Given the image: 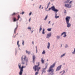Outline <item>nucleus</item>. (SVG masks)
Listing matches in <instances>:
<instances>
[{"mask_svg":"<svg viewBox=\"0 0 75 75\" xmlns=\"http://www.w3.org/2000/svg\"><path fill=\"white\" fill-rule=\"evenodd\" d=\"M55 66V63H53L52 65L50 66V67L49 68V70H48L47 71L48 72H52L49 75H54V69H52V68H54V67Z\"/></svg>","mask_w":75,"mask_h":75,"instance_id":"f257e3e1","label":"nucleus"},{"mask_svg":"<svg viewBox=\"0 0 75 75\" xmlns=\"http://www.w3.org/2000/svg\"><path fill=\"white\" fill-rule=\"evenodd\" d=\"M71 19V17L70 16H67L65 18L66 22L67 24V27L68 28L71 27V23H69V20Z\"/></svg>","mask_w":75,"mask_h":75,"instance_id":"f03ea898","label":"nucleus"},{"mask_svg":"<svg viewBox=\"0 0 75 75\" xmlns=\"http://www.w3.org/2000/svg\"><path fill=\"white\" fill-rule=\"evenodd\" d=\"M39 66H40V63H38V65H35L34 67H33V69L35 71H37L38 72L39 71V69H41V67H38Z\"/></svg>","mask_w":75,"mask_h":75,"instance_id":"7ed1b4c3","label":"nucleus"},{"mask_svg":"<svg viewBox=\"0 0 75 75\" xmlns=\"http://www.w3.org/2000/svg\"><path fill=\"white\" fill-rule=\"evenodd\" d=\"M18 67L20 70V73H23V68H24V67L22 66L21 67V64L20 63H19L18 64Z\"/></svg>","mask_w":75,"mask_h":75,"instance_id":"20e7f679","label":"nucleus"},{"mask_svg":"<svg viewBox=\"0 0 75 75\" xmlns=\"http://www.w3.org/2000/svg\"><path fill=\"white\" fill-rule=\"evenodd\" d=\"M52 35V33L51 32H50L47 34L46 38H50L51 37Z\"/></svg>","mask_w":75,"mask_h":75,"instance_id":"39448f33","label":"nucleus"},{"mask_svg":"<svg viewBox=\"0 0 75 75\" xmlns=\"http://www.w3.org/2000/svg\"><path fill=\"white\" fill-rule=\"evenodd\" d=\"M64 7L66 8H71L72 6L71 5H70V4H64Z\"/></svg>","mask_w":75,"mask_h":75,"instance_id":"423d86ee","label":"nucleus"},{"mask_svg":"<svg viewBox=\"0 0 75 75\" xmlns=\"http://www.w3.org/2000/svg\"><path fill=\"white\" fill-rule=\"evenodd\" d=\"M47 68L45 67V68H42L41 71L42 72V74H43V73H46V69H47Z\"/></svg>","mask_w":75,"mask_h":75,"instance_id":"0eeeda50","label":"nucleus"},{"mask_svg":"<svg viewBox=\"0 0 75 75\" xmlns=\"http://www.w3.org/2000/svg\"><path fill=\"white\" fill-rule=\"evenodd\" d=\"M62 67V65H60L58 66L56 69V71H59L60 70H61V67Z\"/></svg>","mask_w":75,"mask_h":75,"instance_id":"6e6552de","label":"nucleus"},{"mask_svg":"<svg viewBox=\"0 0 75 75\" xmlns=\"http://www.w3.org/2000/svg\"><path fill=\"white\" fill-rule=\"evenodd\" d=\"M51 10H52V11H57V10H58V9H57L56 8H55V6H52L51 7Z\"/></svg>","mask_w":75,"mask_h":75,"instance_id":"1a4fd4ad","label":"nucleus"},{"mask_svg":"<svg viewBox=\"0 0 75 75\" xmlns=\"http://www.w3.org/2000/svg\"><path fill=\"white\" fill-rule=\"evenodd\" d=\"M21 64H22V65H23V64H25V61L24 59V58H23V56L21 57Z\"/></svg>","mask_w":75,"mask_h":75,"instance_id":"9d476101","label":"nucleus"},{"mask_svg":"<svg viewBox=\"0 0 75 75\" xmlns=\"http://www.w3.org/2000/svg\"><path fill=\"white\" fill-rule=\"evenodd\" d=\"M23 57V59H24V60L26 62H28V59H26V56L25 55H23L22 56Z\"/></svg>","mask_w":75,"mask_h":75,"instance_id":"9b49d317","label":"nucleus"},{"mask_svg":"<svg viewBox=\"0 0 75 75\" xmlns=\"http://www.w3.org/2000/svg\"><path fill=\"white\" fill-rule=\"evenodd\" d=\"M33 58V64H34L35 63V56L34 54H33V56H32Z\"/></svg>","mask_w":75,"mask_h":75,"instance_id":"f8f14e48","label":"nucleus"},{"mask_svg":"<svg viewBox=\"0 0 75 75\" xmlns=\"http://www.w3.org/2000/svg\"><path fill=\"white\" fill-rule=\"evenodd\" d=\"M67 33L65 32H64L62 33L61 35V36H62V35H64H64L63 36V37H67V35H66Z\"/></svg>","mask_w":75,"mask_h":75,"instance_id":"ddd939ff","label":"nucleus"},{"mask_svg":"<svg viewBox=\"0 0 75 75\" xmlns=\"http://www.w3.org/2000/svg\"><path fill=\"white\" fill-rule=\"evenodd\" d=\"M47 49H49L50 48V43L49 42H48L47 43Z\"/></svg>","mask_w":75,"mask_h":75,"instance_id":"4468645a","label":"nucleus"},{"mask_svg":"<svg viewBox=\"0 0 75 75\" xmlns=\"http://www.w3.org/2000/svg\"><path fill=\"white\" fill-rule=\"evenodd\" d=\"M65 55H66V53H64L61 55V56H60V58H63L64 57H65Z\"/></svg>","mask_w":75,"mask_h":75,"instance_id":"2eb2a0df","label":"nucleus"},{"mask_svg":"<svg viewBox=\"0 0 75 75\" xmlns=\"http://www.w3.org/2000/svg\"><path fill=\"white\" fill-rule=\"evenodd\" d=\"M25 51L26 54H27L28 55H30V54H31V52L28 51L27 50H26Z\"/></svg>","mask_w":75,"mask_h":75,"instance_id":"dca6fc26","label":"nucleus"},{"mask_svg":"<svg viewBox=\"0 0 75 75\" xmlns=\"http://www.w3.org/2000/svg\"><path fill=\"white\" fill-rule=\"evenodd\" d=\"M41 61L42 62V64H44V62L45 61H44V60H43V59L42 58L41 59Z\"/></svg>","mask_w":75,"mask_h":75,"instance_id":"f3484780","label":"nucleus"},{"mask_svg":"<svg viewBox=\"0 0 75 75\" xmlns=\"http://www.w3.org/2000/svg\"><path fill=\"white\" fill-rule=\"evenodd\" d=\"M48 15H47L46 16L45 18L43 19V20H44V21H46V20H47V18H48Z\"/></svg>","mask_w":75,"mask_h":75,"instance_id":"a211bd4d","label":"nucleus"},{"mask_svg":"<svg viewBox=\"0 0 75 75\" xmlns=\"http://www.w3.org/2000/svg\"><path fill=\"white\" fill-rule=\"evenodd\" d=\"M28 29L29 30V31H32L31 33H33V31H34V30H33V28H28Z\"/></svg>","mask_w":75,"mask_h":75,"instance_id":"6ab92c4d","label":"nucleus"},{"mask_svg":"<svg viewBox=\"0 0 75 75\" xmlns=\"http://www.w3.org/2000/svg\"><path fill=\"white\" fill-rule=\"evenodd\" d=\"M69 1H70V0H67L66 1H65L64 3L66 4H68V3H69Z\"/></svg>","mask_w":75,"mask_h":75,"instance_id":"aec40b11","label":"nucleus"},{"mask_svg":"<svg viewBox=\"0 0 75 75\" xmlns=\"http://www.w3.org/2000/svg\"><path fill=\"white\" fill-rule=\"evenodd\" d=\"M58 11H59V10H57V11H55V16L56 17V16H57V15H58L57 14V12H58Z\"/></svg>","mask_w":75,"mask_h":75,"instance_id":"412c9836","label":"nucleus"},{"mask_svg":"<svg viewBox=\"0 0 75 75\" xmlns=\"http://www.w3.org/2000/svg\"><path fill=\"white\" fill-rule=\"evenodd\" d=\"M60 36L59 35H57L56 36V38L57 40H59V39H60Z\"/></svg>","mask_w":75,"mask_h":75,"instance_id":"4be33fe9","label":"nucleus"},{"mask_svg":"<svg viewBox=\"0 0 75 75\" xmlns=\"http://www.w3.org/2000/svg\"><path fill=\"white\" fill-rule=\"evenodd\" d=\"M17 45L18 46V48L20 47V45H19V41H18L17 42Z\"/></svg>","mask_w":75,"mask_h":75,"instance_id":"5701e85b","label":"nucleus"},{"mask_svg":"<svg viewBox=\"0 0 75 75\" xmlns=\"http://www.w3.org/2000/svg\"><path fill=\"white\" fill-rule=\"evenodd\" d=\"M48 65V63H46L45 64V68H47Z\"/></svg>","mask_w":75,"mask_h":75,"instance_id":"b1692460","label":"nucleus"},{"mask_svg":"<svg viewBox=\"0 0 75 75\" xmlns=\"http://www.w3.org/2000/svg\"><path fill=\"white\" fill-rule=\"evenodd\" d=\"M65 47L66 48H68L69 46H68V45L67 44H66L65 45Z\"/></svg>","mask_w":75,"mask_h":75,"instance_id":"393cba45","label":"nucleus"},{"mask_svg":"<svg viewBox=\"0 0 75 75\" xmlns=\"http://www.w3.org/2000/svg\"><path fill=\"white\" fill-rule=\"evenodd\" d=\"M50 2H49V3H48V4L47 5V7L46 8H45L46 9H47L49 7V6H50Z\"/></svg>","mask_w":75,"mask_h":75,"instance_id":"a878e982","label":"nucleus"},{"mask_svg":"<svg viewBox=\"0 0 75 75\" xmlns=\"http://www.w3.org/2000/svg\"><path fill=\"white\" fill-rule=\"evenodd\" d=\"M17 21V19H16V18H14L13 20V22H16V21Z\"/></svg>","mask_w":75,"mask_h":75,"instance_id":"bb28decb","label":"nucleus"},{"mask_svg":"<svg viewBox=\"0 0 75 75\" xmlns=\"http://www.w3.org/2000/svg\"><path fill=\"white\" fill-rule=\"evenodd\" d=\"M45 31V29L43 28V30H42V34H45V32H44Z\"/></svg>","mask_w":75,"mask_h":75,"instance_id":"cd10ccee","label":"nucleus"},{"mask_svg":"<svg viewBox=\"0 0 75 75\" xmlns=\"http://www.w3.org/2000/svg\"><path fill=\"white\" fill-rule=\"evenodd\" d=\"M35 48H36V53H38V50L37 47V46L35 47Z\"/></svg>","mask_w":75,"mask_h":75,"instance_id":"c85d7f7f","label":"nucleus"},{"mask_svg":"<svg viewBox=\"0 0 75 75\" xmlns=\"http://www.w3.org/2000/svg\"><path fill=\"white\" fill-rule=\"evenodd\" d=\"M45 54V50H43L42 52V54Z\"/></svg>","mask_w":75,"mask_h":75,"instance_id":"c756f323","label":"nucleus"},{"mask_svg":"<svg viewBox=\"0 0 75 75\" xmlns=\"http://www.w3.org/2000/svg\"><path fill=\"white\" fill-rule=\"evenodd\" d=\"M59 17V16H54V18H56V19H57V18H58Z\"/></svg>","mask_w":75,"mask_h":75,"instance_id":"7c9ffc66","label":"nucleus"},{"mask_svg":"<svg viewBox=\"0 0 75 75\" xmlns=\"http://www.w3.org/2000/svg\"><path fill=\"white\" fill-rule=\"evenodd\" d=\"M22 45L23 46L24 45V40H22Z\"/></svg>","mask_w":75,"mask_h":75,"instance_id":"2f4dec72","label":"nucleus"},{"mask_svg":"<svg viewBox=\"0 0 75 75\" xmlns=\"http://www.w3.org/2000/svg\"><path fill=\"white\" fill-rule=\"evenodd\" d=\"M47 30L49 31H51V28H48L47 29Z\"/></svg>","mask_w":75,"mask_h":75,"instance_id":"473e14b6","label":"nucleus"},{"mask_svg":"<svg viewBox=\"0 0 75 75\" xmlns=\"http://www.w3.org/2000/svg\"><path fill=\"white\" fill-rule=\"evenodd\" d=\"M31 14H32V12H30V13L29 14V15L30 16L31 15Z\"/></svg>","mask_w":75,"mask_h":75,"instance_id":"72a5a7b5","label":"nucleus"},{"mask_svg":"<svg viewBox=\"0 0 75 75\" xmlns=\"http://www.w3.org/2000/svg\"><path fill=\"white\" fill-rule=\"evenodd\" d=\"M38 74V71L36 72L35 73V75H37Z\"/></svg>","mask_w":75,"mask_h":75,"instance_id":"f704fd0d","label":"nucleus"},{"mask_svg":"<svg viewBox=\"0 0 75 75\" xmlns=\"http://www.w3.org/2000/svg\"><path fill=\"white\" fill-rule=\"evenodd\" d=\"M41 7H42V5H40V6L39 7V9H40V8H41Z\"/></svg>","mask_w":75,"mask_h":75,"instance_id":"c9c22d12","label":"nucleus"},{"mask_svg":"<svg viewBox=\"0 0 75 75\" xmlns=\"http://www.w3.org/2000/svg\"><path fill=\"white\" fill-rule=\"evenodd\" d=\"M41 30H42V28H40L39 30V33L41 32Z\"/></svg>","mask_w":75,"mask_h":75,"instance_id":"e433bc0d","label":"nucleus"},{"mask_svg":"<svg viewBox=\"0 0 75 75\" xmlns=\"http://www.w3.org/2000/svg\"><path fill=\"white\" fill-rule=\"evenodd\" d=\"M19 75H22L23 74V73H19Z\"/></svg>","mask_w":75,"mask_h":75,"instance_id":"4c0bfd02","label":"nucleus"},{"mask_svg":"<svg viewBox=\"0 0 75 75\" xmlns=\"http://www.w3.org/2000/svg\"><path fill=\"white\" fill-rule=\"evenodd\" d=\"M16 30H17V28H15L14 30V33H16Z\"/></svg>","mask_w":75,"mask_h":75,"instance_id":"58836bf2","label":"nucleus"},{"mask_svg":"<svg viewBox=\"0 0 75 75\" xmlns=\"http://www.w3.org/2000/svg\"><path fill=\"white\" fill-rule=\"evenodd\" d=\"M72 3V1H71L69 2V4H71Z\"/></svg>","mask_w":75,"mask_h":75,"instance_id":"ea45409f","label":"nucleus"},{"mask_svg":"<svg viewBox=\"0 0 75 75\" xmlns=\"http://www.w3.org/2000/svg\"><path fill=\"white\" fill-rule=\"evenodd\" d=\"M65 70H64L63 72L62 73V74L64 75V74H65Z\"/></svg>","mask_w":75,"mask_h":75,"instance_id":"a19ab883","label":"nucleus"},{"mask_svg":"<svg viewBox=\"0 0 75 75\" xmlns=\"http://www.w3.org/2000/svg\"><path fill=\"white\" fill-rule=\"evenodd\" d=\"M31 18H29V22H30V21H31Z\"/></svg>","mask_w":75,"mask_h":75,"instance_id":"79ce46f5","label":"nucleus"},{"mask_svg":"<svg viewBox=\"0 0 75 75\" xmlns=\"http://www.w3.org/2000/svg\"><path fill=\"white\" fill-rule=\"evenodd\" d=\"M24 13H25L23 11V12L22 13V15H23V14H24Z\"/></svg>","mask_w":75,"mask_h":75,"instance_id":"37998d69","label":"nucleus"},{"mask_svg":"<svg viewBox=\"0 0 75 75\" xmlns=\"http://www.w3.org/2000/svg\"><path fill=\"white\" fill-rule=\"evenodd\" d=\"M64 13H67V12L66 11V10L64 9Z\"/></svg>","mask_w":75,"mask_h":75,"instance_id":"c03bdc74","label":"nucleus"},{"mask_svg":"<svg viewBox=\"0 0 75 75\" xmlns=\"http://www.w3.org/2000/svg\"><path fill=\"white\" fill-rule=\"evenodd\" d=\"M18 18H20V15H18Z\"/></svg>","mask_w":75,"mask_h":75,"instance_id":"a18cd8bd","label":"nucleus"},{"mask_svg":"<svg viewBox=\"0 0 75 75\" xmlns=\"http://www.w3.org/2000/svg\"><path fill=\"white\" fill-rule=\"evenodd\" d=\"M50 23H51V21H49V22H48V24H50Z\"/></svg>","mask_w":75,"mask_h":75,"instance_id":"49530a36","label":"nucleus"},{"mask_svg":"<svg viewBox=\"0 0 75 75\" xmlns=\"http://www.w3.org/2000/svg\"><path fill=\"white\" fill-rule=\"evenodd\" d=\"M16 14V13H14L13 14H12V16H14V15H15Z\"/></svg>","mask_w":75,"mask_h":75,"instance_id":"de8ad7c7","label":"nucleus"},{"mask_svg":"<svg viewBox=\"0 0 75 75\" xmlns=\"http://www.w3.org/2000/svg\"><path fill=\"white\" fill-rule=\"evenodd\" d=\"M51 8H49V11H50V10H51Z\"/></svg>","mask_w":75,"mask_h":75,"instance_id":"09e8293b","label":"nucleus"},{"mask_svg":"<svg viewBox=\"0 0 75 75\" xmlns=\"http://www.w3.org/2000/svg\"><path fill=\"white\" fill-rule=\"evenodd\" d=\"M32 44H33V45H34V41H32Z\"/></svg>","mask_w":75,"mask_h":75,"instance_id":"8fccbe9b","label":"nucleus"},{"mask_svg":"<svg viewBox=\"0 0 75 75\" xmlns=\"http://www.w3.org/2000/svg\"><path fill=\"white\" fill-rule=\"evenodd\" d=\"M28 28H31V27H29Z\"/></svg>","mask_w":75,"mask_h":75,"instance_id":"3c124183","label":"nucleus"},{"mask_svg":"<svg viewBox=\"0 0 75 75\" xmlns=\"http://www.w3.org/2000/svg\"><path fill=\"white\" fill-rule=\"evenodd\" d=\"M17 21H18V20H19V18H18L17 19Z\"/></svg>","mask_w":75,"mask_h":75,"instance_id":"603ef678","label":"nucleus"},{"mask_svg":"<svg viewBox=\"0 0 75 75\" xmlns=\"http://www.w3.org/2000/svg\"><path fill=\"white\" fill-rule=\"evenodd\" d=\"M16 35H15V36H13L14 38H15V37H16Z\"/></svg>","mask_w":75,"mask_h":75,"instance_id":"864d4df0","label":"nucleus"},{"mask_svg":"<svg viewBox=\"0 0 75 75\" xmlns=\"http://www.w3.org/2000/svg\"><path fill=\"white\" fill-rule=\"evenodd\" d=\"M26 65L27 66V62H26Z\"/></svg>","mask_w":75,"mask_h":75,"instance_id":"5fc2aeb1","label":"nucleus"},{"mask_svg":"<svg viewBox=\"0 0 75 75\" xmlns=\"http://www.w3.org/2000/svg\"><path fill=\"white\" fill-rule=\"evenodd\" d=\"M22 20V18H21V21H21Z\"/></svg>","mask_w":75,"mask_h":75,"instance_id":"6e6d98bb","label":"nucleus"},{"mask_svg":"<svg viewBox=\"0 0 75 75\" xmlns=\"http://www.w3.org/2000/svg\"><path fill=\"white\" fill-rule=\"evenodd\" d=\"M62 71H61L60 72V74H61V73H62Z\"/></svg>","mask_w":75,"mask_h":75,"instance_id":"4d7b16f0","label":"nucleus"},{"mask_svg":"<svg viewBox=\"0 0 75 75\" xmlns=\"http://www.w3.org/2000/svg\"><path fill=\"white\" fill-rule=\"evenodd\" d=\"M62 45H61L60 47H62Z\"/></svg>","mask_w":75,"mask_h":75,"instance_id":"13d9d810","label":"nucleus"},{"mask_svg":"<svg viewBox=\"0 0 75 75\" xmlns=\"http://www.w3.org/2000/svg\"><path fill=\"white\" fill-rule=\"evenodd\" d=\"M26 67V66H25L23 67V68H25Z\"/></svg>","mask_w":75,"mask_h":75,"instance_id":"bf43d9fd","label":"nucleus"},{"mask_svg":"<svg viewBox=\"0 0 75 75\" xmlns=\"http://www.w3.org/2000/svg\"><path fill=\"white\" fill-rule=\"evenodd\" d=\"M51 1H54V0H51Z\"/></svg>","mask_w":75,"mask_h":75,"instance_id":"052dcab7","label":"nucleus"},{"mask_svg":"<svg viewBox=\"0 0 75 75\" xmlns=\"http://www.w3.org/2000/svg\"><path fill=\"white\" fill-rule=\"evenodd\" d=\"M42 9H43V7H42Z\"/></svg>","mask_w":75,"mask_h":75,"instance_id":"680f3d73","label":"nucleus"},{"mask_svg":"<svg viewBox=\"0 0 75 75\" xmlns=\"http://www.w3.org/2000/svg\"><path fill=\"white\" fill-rule=\"evenodd\" d=\"M54 23H53V24H52V25H54Z\"/></svg>","mask_w":75,"mask_h":75,"instance_id":"e2e57ef3","label":"nucleus"},{"mask_svg":"<svg viewBox=\"0 0 75 75\" xmlns=\"http://www.w3.org/2000/svg\"><path fill=\"white\" fill-rule=\"evenodd\" d=\"M47 61H48V59H47Z\"/></svg>","mask_w":75,"mask_h":75,"instance_id":"0e129e2a","label":"nucleus"},{"mask_svg":"<svg viewBox=\"0 0 75 75\" xmlns=\"http://www.w3.org/2000/svg\"><path fill=\"white\" fill-rule=\"evenodd\" d=\"M19 50H20V51L21 50V49H20V48H19Z\"/></svg>","mask_w":75,"mask_h":75,"instance_id":"69168bd1","label":"nucleus"},{"mask_svg":"<svg viewBox=\"0 0 75 75\" xmlns=\"http://www.w3.org/2000/svg\"><path fill=\"white\" fill-rule=\"evenodd\" d=\"M46 11H48V10H46Z\"/></svg>","mask_w":75,"mask_h":75,"instance_id":"338daca9","label":"nucleus"},{"mask_svg":"<svg viewBox=\"0 0 75 75\" xmlns=\"http://www.w3.org/2000/svg\"><path fill=\"white\" fill-rule=\"evenodd\" d=\"M25 75H26V74H25Z\"/></svg>","mask_w":75,"mask_h":75,"instance_id":"774afa93","label":"nucleus"}]
</instances>
